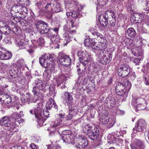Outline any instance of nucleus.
Instances as JSON below:
<instances>
[{
  "instance_id": "nucleus-1",
  "label": "nucleus",
  "mask_w": 149,
  "mask_h": 149,
  "mask_svg": "<svg viewBox=\"0 0 149 149\" xmlns=\"http://www.w3.org/2000/svg\"><path fill=\"white\" fill-rule=\"evenodd\" d=\"M34 113L36 118L39 120L43 121L45 120V117L47 118L49 115V109H50L53 108L57 110V106L55 103L54 100L52 98L49 99V101L46 104L47 107L45 109H44L43 111V115L41 114L42 110V109L41 104L38 102L37 104L34 105Z\"/></svg>"
},
{
  "instance_id": "nucleus-2",
  "label": "nucleus",
  "mask_w": 149,
  "mask_h": 149,
  "mask_svg": "<svg viewBox=\"0 0 149 149\" xmlns=\"http://www.w3.org/2000/svg\"><path fill=\"white\" fill-rule=\"evenodd\" d=\"M89 32H90L93 36V37L94 39L100 41V44H99V47L100 50V52H104V51L106 52L104 50V49L106 48L107 45L105 42H102L101 41L102 40H104V36L101 33H98L94 29H91L89 30Z\"/></svg>"
},
{
  "instance_id": "nucleus-3",
  "label": "nucleus",
  "mask_w": 149,
  "mask_h": 149,
  "mask_svg": "<svg viewBox=\"0 0 149 149\" xmlns=\"http://www.w3.org/2000/svg\"><path fill=\"white\" fill-rule=\"evenodd\" d=\"M54 60V56L49 54H45L39 57L40 64L45 68L50 66V63L49 61H53Z\"/></svg>"
},
{
  "instance_id": "nucleus-4",
  "label": "nucleus",
  "mask_w": 149,
  "mask_h": 149,
  "mask_svg": "<svg viewBox=\"0 0 149 149\" xmlns=\"http://www.w3.org/2000/svg\"><path fill=\"white\" fill-rule=\"evenodd\" d=\"M15 125L13 123H11L9 118L7 116L3 117L0 120V125L4 127H8V131L10 132L13 130L16 131V125H17V123Z\"/></svg>"
},
{
  "instance_id": "nucleus-5",
  "label": "nucleus",
  "mask_w": 149,
  "mask_h": 149,
  "mask_svg": "<svg viewBox=\"0 0 149 149\" xmlns=\"http://www.w3.org/2000/svg\"><path fill=\"white\" fill-rule=\"evenodd\" d=\"M57 58L60 64L65 66L69 65L71 61L69 56L61 52L59 53Z\"/></svg>"
},
{
  "instance_id": "nucleus-6",
  "label": "nucleus",
  "mask_w": 149,
  "mask_h": 149,
  "mask_svg": "<svg viewBox=\"0 0 149 149\" xmlns=\"http://www.w3.org/2000/svg\"><path fill=\"white\" fill-rule=\"evenodd\" d=\"M130 72V69L129 66L126 64L122 65L118 68L117 73L119 76L125 77L127 76Z\"/></svg>"
},
{
  "instance_id": "nucleus-7",
  "label": "nucleus",
  "mask_w": 149,
  "mask_h": 149,
  "mask_svg": "<svg viewBox=\"0 0 149 149\" xmlns=\"http://www.w3.org/2000/svg\"><path fill=\"white\" fill-rule=\"evenodd\" d=\"M77 55L80 61L89 62L90 61L91 56L86 51L80 50L78 52Z\"/></svg>"
},
{
  "instance_id": "nucleus-8",
  "label": "nucleus",
  "mask_w": 149,
  "mask_h": 149,
  "mask_svg": "<svg viewBox=\"0 0 149 149\" xmlns=\"http://www.w3.org/2000/svg\"><path fill=\"white\" fill-rule=\"evenodd\" d=\"M131 149H144L146 147L144 142L138 139H135L133 143L130 145Z\"/></svg>"
},
{
  "instance_id": "nucleus-9",
  "label": "nucleus",
  "mask_w": 149,
  "mask_h": 149,
  "mask_svg": "<svg viewBox=\"0 0 149 149\" xmlns=\"http://www.w3.org/2000/svg\"><path fill=\"white\" fill-rule=\"evenodd\" d=\"M147 123L146 121L142 119L138 120V123L133 130H135L137 132H141L144 131L147 128Z\"/></svg>"
},
{
  "instance_id": "nucleus-10",
  "label": "nucleus",
  "mask_w": 149,
  "mask_h": 149,
  "mask_svg": "<svg viewBox=\"0 0 149 149\" xmlns=\"http://www.w3.org/2000/svg\"><path fill=\"white\" fill-rule=\"evenodd\" d=\"M36 86L33 88L32 92L35 95H36L38 91L37 89L38 88L39 90L44 91L45 90V84L42 82L41 80L39 79H36L35 82Z\"/></svg>"
},
{
  "instance_id": "nucleus-11",
  "label": "nucleus",
  "mask_w": 149,
  "mask_h": 149,
  "mask_svg": "<svg viewBox=\"0 0 149 149\" xmlns=\"http://www.w3.org/2000/svg\"><path fill=\"white\" fill-rule=\"evenodd\" d=\"M71 133L70 132H63L61 135L60 141L63 142L65 143H70L71 142L72 140L71 138L73 137V135L71 134Z\"/></svg>"
},
{
  "instance_id": "nucleus-12",
  "label": "nucleus",
  "mask_w": 149,
  "mask_h": 149,
  "mask_svg": "<svg viewBox=\"0 0 149 149\" xmlns=\"http://www.w3.org/2000/svg\"><path fill=\"white\" fill-rule=\"evenodd\" d=\"M12 97H11L6 94L4 95L2 100V102H3V103L5 104H9V105L8 106V107L9 108L10 107V104H12L13 102L15 100V96H13Z\"/></svg>"
},
{
  "instance_id": "nucleus-13",
  "label": "nucleus",
  "mask_w": 149,
  "mask_h": 149,
  "mask_svg": "<svg viewBox=\"0 0 149 149\" xmlns=\"http://www.w3.org/2000/svg\"><path fill=\"white\" fill-rule=\"evenodd\" d=\"M100 134L99 130L97 127L94 128V130L89 133L88 135L89 138L93 141H95L97 139L99 136Z\"/></svg>"
},
{
  "instance_id": "nucleus-14",
  "label": "nucleus",
  "mask_w": 149,
  "mask_h": 149,
  "mask_svg": "<svg viewBox=\"0 0 149 149\" xmlns=\"http://www.w3.org/2000/svg\"><path fill=\"white\" fill-rule=\"evenodd\" d=\"M61 98L63 100L66 101L67 104L70 105L72 103H73V98L70 93L68 92H65Z\"/></svg>"
},
{
  "instance_id": "nucleus-15",
  "label": "nucleus",
  "mask_w": 149,
  "mask_h": 149,
  "mask_svg": "<svg viewBox=\"0 0 149 149\" xmlns=\"http://www.w3.org/2000/svg\"><path fill=\"white\" fill-rule=\"evenodd\" d=\"M99 61L104 65H106L110 62V58L106 56V55L103 52H100L99 55Z\"/></svg>"
},
{
  "instance_id": "nucleus-16",
  "label": "nucleus",
  "mask_w": 149,
  "mask_h": 149,
  "mask_svg": "<svg viewBox=\"0 0 149 149\" xmlns=\"http://www.w3.org/2000/svg\"><path fill=\"white\" fill-rule=\"evenodd\" d=\"M10 76L8 77L10 81H13L14 79L16 78L18 76L17 69L15 68H13L9 71Z\"/></svg>"
},
{
  "instance_id": "nucleus-17",
  "label": "nucleus",
  "mask_w": 149,
  "mask_h": 149,
  "mask_svg": "<svg viewBox=\"0 0 149 149\" xmlns=\"http://www.w3.org/2000/svg\"><path fill=\"white\" fill-rule=\"evenodd\" d=\"M142 103L145 104V101L143 98L141 97H134L132 101V106L136 107L138 105H140Z\"/></svg>"
},
{
  "instance_id": "nucleus-18",
  "label": "nucleus",
  "mask_w": 149,
  "mask_h": 149,
  "mask_svg": "<svg viewBox=\"0 0 149 149\" xmlns=\"http://www.w3.org/2000/svg\"><path fill=\"white\" fill-rule=\"evenodd\" d=\"M86 64L83 62L80 61V63H77V68L78 74L81 75L82 74L83 72L85 70L86 68Z\"/></svg>"
},
{
  "instance_id": "nucleus-19",
  "label": "nucleus",
  "mask_w": 149,
  "mask_h": 149,
  "mask_svg": "<svg viewBox=\"0 0 149 149\" xmlns=\"http://www.w3.org/2000/svg\"><path fill=\"white\" fill-rule=\"evenodd\" d=\"M65 116V115L62 113H59L56 116V120L55 121L52 127H58L61 124V122L62 120V118H63Z\"/></svg>"
},
{
  "instance_id": "nucleus-20",
  "label": "nucleus",
  "mask_w": 149,
  "mask_h": 149,
  "mask_svg": "<svg viewBox=\"0 0 149 149\" xmlns=\"http://www.w3.org/2000/svg\"><path fill=\"white\" fill-rule=\"evenodd\" d=\"M139 15L138 14H134L132 15L130 17V21L133 23H140L142 22L141 19L139 17Z\"/></svg>"
},
{
  "instance_id": "nucleus-21",
  "label": "nucleus",
  "mask_w": 149,
  "mask_h": 149,
  "mask_svg": "<svg viewBox=\"0 0 149 149\" xmlns=\"http://www.w3.org/2000/svg\"><path fill=\"white\" fill-rule=\"evenodd\" d=\"M104 102L108 107L110 106L113 107L116 104V101L113 97L111 96H109L106 98V100L104 101Z\"/></svg>"
},
{
  "instance_id": "nucleus-22",
  "label": "nucleus",
  "mask_w": 149,
  "mask_h": 149,
  "mask_svg": "<svg viewBox=\"0 0 149 149\" xmlns=\"http://www.w3.org/2000/svg\"><path fill=\"white\" fill-rule=\"evenodd\" d=\"M12 54L10 52H3L0 51V59L1 60H8L12 57Z\"/></svg>"
},
{
  "instance_id": "nucleus-23",
  "label": "nucleus",
  "mask_w": 149,
  "mask_h": 149,
  "mask_svg": "<svg viewBox=\"0 0 149 149\" xmlns=\"http://www.w3.org/2000/svg\"><path fill=\"white\" fill-rule=\"evenodd\" d=\"M108 17H107L106 15H101L99 17V20L101 24L104 27L107 26L108 23Z\"/></svg>"
},
{
  "instance_id": "nucleus-24",
  "label": "nucleus",
  "mask_w": 149,
  "mask_h": 149,
  "mask_svg": "<svg viewBox=\"0 0 149 149\" xmlns=\"http://www.w3.org/2000/svg\"><path fill=\"white\" fill-rule=\"evenodd\" d=\"M108 13V15H111L112 18L111 20H109V23L111 27H113L116 25V20L114 18L115 17V14L113 12L110 10L107 11L106 12V14Z\"/></svg>"
},
{
  "instance_id": "nucleus-25",
  "label": "nucleus",
  "mask_w": 149,
  "mask_h": 149,
  "mask_svg": "<svg viewBox=\"0 0 149 149\" xmlns=\"http://www.w3.org/2000/svg\"><path fill=\"white\" fill-rule=\"evenodd\" d=\"M50 30L48 24L45 22L41 26L40 32L41 34H44L47 33Z\"/></svg>"
},
{
  "instance_id": "nucleus-26",
  "label": "nucleus",
  "mask_w": 149,
  "mask_h": 149,
  "mask_svg": "<svg viewBox=\"0 0 149 149\" xmlns=\"http://www.w3.org/2000/svg\"><path fill=\"white\" fill-rule=\"evenodd\" d=\"M23 115L24 114L22 111H20L19 113L16 112H13L11 116V118L15 121L20 119Z\"/></svg>"
},
{
  "instance_id": "nucleus-27",
  "label": "nucleus",
  "mask_w": 149,
  "mask_h": 149,
  "mask_svg": "<svg viewBox=\"0 0 149 149\" xmlns=\"http://www.w3.org/2000/svg\"><path fill=\"white\" fill-rule=\"evenodd\" d=\"M126 34L130 38H133L136 35V33L134 28L131 27L127 30Z\"/></svg>"
},
{
  "instance_id": "nucleus-28",
  "label": "nucleus",
  "mask_w": 149,
  "mask_h": 149,
  "mask_svg": "<svg viewBox=\"0 0 149 149\" xmlns=\"http://www.w3.org/2000/svg\"><path fill=\"white\" fill-rule=\"evenodd\" d=\"M88 144V142L84 140H81L78 143V145H76L77 148L82 149V148L86 149Z\"/></svg>"
},
{
  "instance_id": "nucleus-29",
  "label": "nucleus",
  "mask_w": 149,
  "mask_h": 149,
  "mask_svg": "<svg viewBox=\"0 0 149 149\" xmlns=\"http://www.w3.org/2000/svg\"><path fill=\"white\" fill-rule=\"evenodd\" d=\"M93 130H94V128L89 124L86 125L83 128L84 132L87 135L90 133Z\"/></svg>"
},
{
  "instance_id": "nucleus-30",
  "label": "nucleus",
  "mask_w": 149,
  "mask_h": 149,
  "mask_svg": "<svg viewBox=\"0 0 149 149\" xmlns=\"http://www.w3.org/2000/svg\"><path fill=\"white\" fill-rule=\"evenodd\" d=\"M121 83L124 86L125 89H126L127 92L129 91L131 87V83L127 79L124 80Z\"/></svg>"
},
{
  "instance_id": "nucleus-31",
  "label": "nucleus",
  "mask_w": 149,
  "mask_h": 149,
  "mask_svg": "<svg viewBox=\"0 0 149 149\" xmlns=\"http://www.w3.org/2000/svg\"><path fill=\"white\" fill-rule=\"evenodd\" d=\"M121 83L124 86L125 89H126L127 92L129 91L131 87V83L127 79L124 80Z\"/></svg>"
},
{
  "instance_id": "nucleus-32",
  "label": "nucleus",
  "mask_w": 149,
  "mask_h": 149,
  "mask_svg": "<svg viewBox=\"0 0 149 149\" xmlns=\"http://www.w3.org/2000/svg\"><path fill=\"white\" fill-rule=\"evenodd\" d=\"M8 136L9 134L6 133L4 128L0 126V139H5Z\"/></svg>"
},
{
  "instance_id": "nucleus-33",
  "label": "nucleus",
  "mask_w": 149,
  "mask_h": 149,
  "mask_svg": "<svg viewBox=\"0 0 149 149\" xmlns=\"http://www.w3.org/2000/svg\"><path fill=\"white\" fill-rule=\"evenodd\" d=\"M15 98V100L13 102L12 104H10V107H16L17 109H19L21 106V104L18 102V99L16 96Z\"/></svg>"
},
{
  "instance_id": "nucleus-34",
  "label": "nucleus",
  "mask_w": 149,
  "mask_h": 149,
  "mask_svg": "<svg viewBox=\"0 0 149 149\" xmlns=\"http://www.w3.org/2000/svg\"><path fill=\"white\" fill-rule=\"evenodd\" d=\"M46 36L47 38L50 39L52 41L55 40L56 37V36L53 33V32H52L50 31V30L47 33Z\"/></svg>"
},
{
  "instance_id": "nucleus-35",
  "label": "nucleus",
  "mask_w": 149,
  "mask_h": 149,
  "mask_svg": "<svg viewBox=\"0 0 149 149\" xmlns=\"http://www.w3.org/2000/svg\"><path fill=\"white\" fill-rule=\"evenodd\" d=\"M94 38L93 39H90L89 38L86 39L84 42L85 45L87 47H91L93 41H94Z\"/></svg>"
},
{
  "instance_id": "nucleus-36",
  "label": "nucleus",
  "mask_w": 149,
  "mask_h": 149,
  "mask_svg": "<svg viewBox=\"0 0 149 149\" xmlns=\"http://www.w3.org/2000/svg\"><path fill=\"white\" fill-rule=\"evenodd\" d=\"M63 35V38L64 39V42L65 44H67L71 40V37L69 35L68 33H65Z\"/></svg>"
},
{
  "instance_id": "nucleus-37",
  "label": "nucleus",
  "mask_w": 149,
  "mask_h": 149,
  "mask_svg": "<svg viewBox=\"0 0 149 149\" xmlns=\"http://www.w3.org/2000/svg\"><path fill=\"white\" fill-rule=\"evenodd\" d=\"M11 10L14 11L15 13H21V5H13L12 6Z\"/></svg>"
},
{
  "instance_id": "nucleus-38",
  "label": "nucleus",
  "mask_w": 149,
  "mask_h": 149,
  "mask_svg": "<svg viewBox=\"0 0 149 149\" xmlns=\"http://www.w3.org/2000/svg\"><path fill=\"white\" fill-rule=\"evenodd\" d=\"M122 88L125 89V87L123 86L121 82H118L116 83L115 88V91L119 93L120 90Z\"/></svg>"
},
{
  "instance_id": "nucleus-39",
  "label": "nucleus",
  "mask_w": 149,
  "mask_h": 149,
  "mask_svg": "<svg viewBox=\"0 0 149 149\" xmlns=\"http://www.w3.org/2000/svg\"><path fill=\"white\" fill-rule=\"evenodd\" d=\"M99 120L102 124L104 125L108 123L109 118L106 116H102Z\"/></svg>"
},
{
  "instance_id": "nucleus-40",
  "label": "nucleus",
  "mask_w": 149,
  "mask_h": 149,
  "mask_svg": "<svg viewBox=\"0 0 149 149\" xmlns=\"http://www.w3.org/2000/svg\"><path fill=\"white\" fill-rule=\"evenodd\" d=\"M142 70L144 73V74L147 73H149V63H147L145 65H144Z\"/></svg>"
},
{
  "instance_id": "nucleus-41",
  "label": "nucleus",
  "mask_w": 149,
  "mask_h": 149,
  "mask_svg": "<svg viewBox=\"0 0 149 149\" xmlns=\"http://www.w3.org/2000/svg\"><path fill=\"white\" fill-rule=\"evenodd\" d=\"M72 103L70 105L67 104V105L68 106L69 112L70 113L73 114L75 112L76 110L75 107L74 106H72Z\"/></svg>"
},
{
  "instance_id": "nucleus-42",
  "label": "nucleus",
  "mask_w": 149,
  "mask_h": 149,
  "mask_svg": "<svg viewBox=\"0 0 149 149\" xmlns=\"http://www.w3.org/2000/svg\"><path fill=\"white\" fill-rule=\"evenodd\" d=\"M36 43L39 46H41L43 45L44 42V40L42 38H40L36 40H35Z\"/></svg>"
},
{
  "instance_id": "nucleus-43",
  "label": "nucleus",
  "mask_w": 149,
  "mask_h": 149,
  "mask_svg": "<svg viewBox=\"0 0 149 149\" xmlns=\"http://www.w3.org/2000/svg\"><path fill=\"white\" fill-rule=\"evenodd\" d=\"M91 47L93 49L97 50H100V48L99 47V44L96 42H95L94 41L92 43Z\"/></svg>"
},
{
  "instance_id": "nucleus-44",
  "label": "nucleus",
  "mask_w": 149,
  "mask_h": 149,
  "mask_svg": "<svg viewBox=\"0 0 149 149\" xmlns=\"http://www.w3.org/2000/svg\"><path fill=\"white\" fill-rule=\"evenodd\" d=\"M2 30L3 31V33L5 34H8L10 33V30L9 28L7 25L6 26H4L2 29Z\"/></svg>"
},
{
  "instance_id": "nucleus-45",
  "label": "nucleus",
  "mask_w": 149,
  "mask_h": 149,
  "mask_svg": "<svg viewBox=\"0 0 149 149\" xmlns=\"http://www.w3.org/2000/svg\"><path fill=\"white\" fill-rule=\"evenodd\" d=\"M146 104L145 103V104L144 103H142L140 105H138L137 106L135 107L137 109L139 110H141L145 109L146 108Z\"/></svg>"
},
{
  "instance_id": "nucleus-46",
  "label": "nucleus",
  "mask_w": 149,
  "mask_h": 149,
  "mask_svg": "<svg viewBox=\"0 0 149 149\" xmlns=\"http://www.w3.org/2000/svg\"><path fill=\"white\" fill-rule=\"evenodd\" d=\"M143 78L145 80V83L146 85H149V73L143 74Z\"/></svg>"
},
{
  "instance_id": "nucleus-47",
  "label": "nucleus",
  "mask_w": 149,
  "mask_h": 149,
  "mask_svg": "<svg viewBox=\"0 0 149 149\" xmlns=\"http://www.w3.org/2000/svg\"><path fill=\"white\" fill-rule=\"evenodd\" d=\"M18 45L19 49H23L26 48L27 45L22 41L19 42L18 44Z\"/></svg>"
},
{
  "instance_id": "nucleus-48",
  "label": "nucleus",
  "mask_w": 149,
  "mask_h": 149,
  "mask_svg": "<svg viewBox=\"0 0 149 149\" xmlns=\"http://www.w3.org/2000/svg\"><path fill=\"white\" fill-rule=\"evenodd\" d=\"M97 2L100 6H104L106 4L107 1V0H97Z\"/></svg>"
},
{
  "instance_id": "nucleus-49",
  "label": "nucleus",
  "mask_w": 149,
  "mask_h": 149,
  "mask_svg": "<svg viewBox=\"0 0 149 149\" xmlns=\"http://www.w3.org/2000/svg\"><path fill=\"white\" fill-rule=\"evenodd\" d=\"M6 93L4 89H0V102H2V100L3 97V95H5Z\"/></svg>"
},
{
  "instance_id": "nucleus-50",
  "label": "nucleus",
  "mask_w": 149,
  "mask_h": 149,
  "mask_svg": "<svg viewBox=\"0 0 149 149\" xmlns=\"http://www.w3.org/2000/svg\"><path fill=\"white\" fill-rule=\"evenodd\" d=\"M127 91L124 88H122L120 90V91H119V93L117 92V91H116V93L119 95L122 96Z\"/></svg>"
},
{
  "instance_id": "nucleus-51",
  "label": "nucleus",
  "mask_w": 149,
  "mask_h": 149,
  "mask_svg": "<svg viewBox=\"0 0 149 149\" xmlns=\"http://www.w3.org/2000/svg\"><path fill=\"white\" fill-rule=\"evenodd\" d=\"M137 30L140 33H143V27L142 24H138L137 25Z\"/></svg>"
},
{
  "instance_id": "nucleus-52",
  "label": "nucleus",
  "mask_w": 149,
  "mask_h": 149,
  "mask_svg": "<svg viewBox=\"0 0 149 149\" xmlns=\"http://www.w3.org/2000/svg\"><path fill=\"white\" fill-rule=\"evenodd\" d=\"M56 65L54 64H52L51 65L50 68L49 69V71L50 72L52 73H54L55 72V67Z\"/></svg>"
},
{
  "instance_id": "nucleus-53",
  "label": "nucleus",
  "mask_w": 149,
  "mask_h": 149,
  "mask_svg": "<svg viewBox=\"0 0 149 149\" xmlns=\"http://www.w3.org/2000/svg\"><path fill=\"white\" fill-rule=\"evenodd\" d=\"M72 113H69V114L67 115L65 117V118L67 120H71L72 118L73 117V115Z\"/></svg>"
},
{
  "instance_id": "nucleus-54",
  "label": "nucleus",
  "mask_w": 149,
  "mask_h": 149,
  "mask_svg": "<svg viewBox=\"0 0 149 149\" xmlns=\"http://www.w3.org/2000/svg\"><path fill=\"white\" fill-rule=\"evenodd\" d=\"M50 93L52 94H55L56 93V92L55 91V89L54 87H49Z\"/></svg>"
},
{
  "instance_id": "nucleus-55",
  "label": "nucleus",
  "mask_w": 149,
  "mask_h": 149,
  "mask_svg": "<svg viewBox=\"0 0 149 149\" xmlns=\"http://www.w3.org/2000/svg\"><path fill=\"white\" fill-rule=\"evenodd\" d=\"M24 120L23 119H20L19 120H17L15 121V123H14L15 125H16V123H17V125H16V127L17 126H18L19 124H20L21 123H22L24 122Z\"/></svg>"
},
{
  "instance_id": "nucleus-56",
  "label": "nucleus",
  "mask_w": 149,
  "mask_h": 149,
  "mask_svg": "<svg viewBox=\"0 0 149 149\" xmlns=\"http://www.w3.org/2000/svg\"><path fill=\"white\" fill-rule=\"evenodd\" d=\"M71 16L74 18L77 17L78 16V12L76 11L71 12Z\"/></svg>"
},
{
  "instance_id": "nucleus-57",
  "label": "nucleus",
  "mask_w": 149,
  "mask_h": 149,
  "mask_svg": "<svg viewBox=\"0 0 149 149\" xmlns=\"http://www.w3.org/2000/svg\"><path fill=\"white\" fill-rule=\"evenodd\" d=\"M145 138L146 140L149 143V131L145 133Z\"/></svg>"
},
{
  "instance_id": "nucleus-58",
  "label": "nucleus",
  "mask_w": 149,
  "mask_h": 149,
  "mask_svg": "<svg viewBox=\"0 0 149 149\" xmlns=\"http://www.w3.org/2000/svg\"><path fill=\"white\" fill-rule=\"evenodd\" d=\"M21 13L24 12L25 13H27L28 12V10L25 7L22 6H21Z\"/></svg>"
},
{
  "instance_id": "nucleus-59",
  "label": "nucleus",
  "mask_w": 149,
  "mask_h": 149,
  "mask_svg": "<svg viewBox=\"0 0 149 149\" xmlns=\"http://www.w3.org/2000/svg\"><path fill=\"white\" fill-rule=\"evenodd\" d=\"M107 123L108 124V127L110 128L113 126L114 124V122H113L112 120L111 119L109 120V119Z\"/></svg>"
},
{
  "instance_id": "nucleus-60",
  "label": "nucleus",
  "mask_w": 149,
  "mask_h": 149,
  "mask_svg": "<svg viewBox=\"0 0 149 149\" xmlns=\"http://www.w3.org/2000/svg\"><path fill=\"white\" fill-rule=\"evenodd\" d=\"M30 99L29 100V102H33L35 103V102H38V100L36 99H34V98H33V97L30 96Z\"/></svg>"
},
{
  "instance_id": "nucleus-61",
  "label": "nucleus",
  "mask_w": 149,
  "mask_h": 149,
  "mask_svg": "<svg viewBox=\"0 0 149 149\" xmlns=\"http://www.w3.org/2000/svg\"><path fill=\"white\" fill-rule=\"evenodd\" d=\"M134 5V3H132L130 5V6L129 8V10H130L132 11H134V7L133 5Z\"/></svg>"
},
{
  "instance_id": "nucleus-62",
  "label": "nucleus",
  "mask_w": 149,
  "mask_h": 149,
  "mask_svg": "<svg viewBox=\"0 0 149 149\" xmlns=\"http://www.w3.org/2000/svg\"><path fill=\"white\" fill-rule=\"evenodd\" d=\"M30 147L31 149H38V146L34 143H32L30 145Z\"/></svg>"
},
{
  "instance_id": "nucleus-63",
  "label": "nucleus",
  "mask_w": 149,
  "mask_h": 149,
  "mask_svg": "<svg viewBox=\"0 0 149 149\" xmlns=\"http://www.w3.org/2000/svg\"><path fill=\"white\" fill-rule=\"evenodd\" d=\"M68 32L71 34L74 35L76 33V31L75 29H72L71 28H70V29L69 31H68Z\"/></svg>"
},
{
  "instance_id": "nucleus-64",
  "label": "nucleus",
  "mask_w": 149,
  "mask_h": 149,
  "mask_svg": "<svg viewBox=\"0 0 149 149\" xmlns=\"http://www.w3.org/2000/svg\"><path fill=\"white\" fill-rule=\"evenodd\" d=\"M10 149H24V148L21 146H17L12 147Z\"/></svg>"
}]
</instances>
